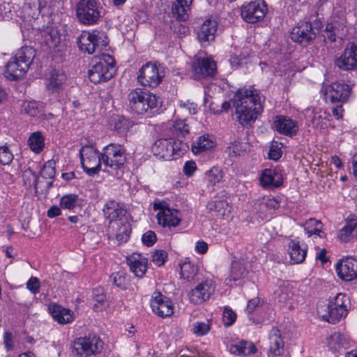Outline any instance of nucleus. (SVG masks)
<instances>
[{
	"mask_svg": "<svg viewBox=\"0 0 357 357\" xmlns=\"http://www.w3.org/2000/svg\"><path fill=\"white\" fill-rule=\"evenodd\" d=\"M56 162L54 160H49L43 165L41 171L40 176L41 177L45 180L53 181L56 175Z\"/></svg>",
	"mask_w": 357,
	"mask_h": 357,
	"instance_id": "45",
	"label": "nucleus"
},
{
	"mask_svg": "<svg viewBox=\"0 0 357 357\" xmlns=\"http://www.w3.org/2000/svg\"><path fill=\"white\" fill-rule=\"evenodd\" d=\"M113 132H115L123 140H126L127 133L133 123L123 116H116L113 119Z\"/></svg>",
	"mask_w": 357,
	"mask_h": 357,
	"instance_id": "31",
	"label": "nucleus"
},
{
	"mask_svg": "<svg viewBox=\"0 0 357 357\" xmlns=\"http://www.w3.org/2000/svg\"><path fill=\"white\" fill-rule=\"evenodd\" d=\"M350 340L345 334L334 333L327 338L328 347L333 351L346 349L349 347Z\"/></svg>",
	"mask_w": 357,
	"mask_h": 357,
	"instance_id": "29",
	"label": "nucleus"
},
{
	"mask_svg": "<svg viewBox=\"0 0 357 357\" xmlns=\"http://www.w3.org/2000/svg\"><path fill=\"white\" fill-rule=\"evenodd\" d=\"M26 288L33 294L40 291V280L36 277H31L26 282Z\"/></svg>",
	"mask_w": 357,
	"mask_h": 357,
	"instance_id": "64",
	"label": "nucleus"
},
{
	"mask_svg": "<svg viewBox=\"0 0 357 357\" xmlns=\"http://www.w3.org/2000/svg\"><path fill=\"white\" fill-rule=\"evenodd\" d=\"M128 98L131 109L139 114L157 107L159 103L158 98L155 95L142 89L132 90L129 93Z\"/></svg>",
	"mask_w": 357,
	"mask_h": 357,
	"instance_id": "4",
	"label": "nucleus"
},
{
	"mask_svg": "<svg viewBox=\"0 0 357 357\" xmlns=\"http://www.w3.org/2000/svg\"><path fill=\"white\" fill-rule=\"evenodd\" d=\"M95 40V31H83L77 38L79 49L89 54L94 53L96 50Z\"/></svg>",
	"mask_w": 357,
	"mask_h": 357,
	"instance_id": "26",
	"label": "nucleus"
},
{
	"mask_svg": "<svg viewBox=\"0 0 357 357\" xmlns=\"http://www.w3.org/2000/svg\"><path fill=\"white\" fill-rule=\"evenodd\" d=\"M155 208L160 211L157 214V219L159 225L162 227H176L179 225L181 217L178 210L172 209L163 204H155Z\"/></svg>",
	"mask_w": 357,
	"mask_h": 357,
	"instance_id": "14",
	"label": "nucleus"
},
{
	"mask_svg": "<svg viewBox=\"0 0 357 357\" xmlns=\"http://www.w3.org/2000/svg\"><path fill=\"white\" fill-rule=\"evenodd\" d=\"M162 77L155 64L146 63L139 70L137 80L142 86L154 88L162 82Z\"/></svg>",
	"mask_w": 357,
	"mask_h": 357,
	"instance_id": "8",
	"label": "nucleus"
},
{
	"mask_svg": "<svg viewBox=\"0 0 357 357\" xmlns=\"http://www.w3.org/2000/svg\"><path fill=\"white\" fill-rule=\"evenodd\" d=\"M282 156V151L277 142H273L268 151V158L271 160H278Z\"/></svg>",
	"mask_w": 357,
	"mask_h": 357,
	"instance_id": "59",
	"label": "nucleus"
},
{
	"mask_svg": "<svg viewBox=\"0 0 357 357\" xmlns=\"http://www.w3.org/2000/svg\"><path fill=\"white\" fill-rule=\"evenodd\" d=\"M229 153L232 156H237L241 155L245 149L243 147V144L239 142H234L229 147Z\"/></svg>",
	"mask_w": 357,
	"mask_h": 357,
	"instance_id": "62",
	"label": "nucleus"
},
{
	"mask_svg": "<svg viewBox=\"0 0 357 357\" xmlns=\"http://www.w3.org/2000/svg\"><path fill=\"white\" fill-rule=\"evenodd\" d=\"M223 172L218 167H213L205 174V180L211 185H215L223 178Z\"/></svg>",
	"mask_w": 357,
	"mask_h": 357,
	"instance_id": "41",
	"label": "nucleus"
},
{
	"mask_svg": "<svg viewBox=\"0 0 357 357\" xmlns=\"http://www.w3.org/2000/svg\"><path fill=\"white\" fill-rule=\"evenodd\" d=\"M156 234L153 231H148L144 233L142 237V243L148 246H152L156 241Z\"/></svg>",
	"mask_w": 357,
	"mask_h": 357,
	"instance_id": "63",
	"label": "nucleus"
},
{
	"mask_svg": "<svg viewBox=\"0 0 357 357\" xmlns=\"http://www.w3.org/2000/svg\"><path fill=\"white\" fill-rule=\"evenodd\" d=\"M236 319V313L229 307H225L222 314V321L225 326H231Z\"/></svg>",
	"mask_w": 357,
	"mask_h": 357,
	"instance_id": "55",
	"label": "nucleus"
},
{
	"mask_svg": "<svg viewBox=\"0 0 357 357\" xmlns=\"http://www.w3.org/2000/svg\"><path fill=\"white\" fill-rule=\"evenodd\" d=\"M357 234V218H351L339 231L338 238L342 242H348Z\"/></svg>",
	"mask_w": 357,
	"mask_h": 357,
	"instance_id": "32",
	"label": "nucleus"
},
{
	"mask_svg": "<svg viewBox=\"0 0 357 357\" xmlns=\"http://www.w3.org/2000/svg\"><path fill=\"white\" fill-rule=\"evenodd\" d=\"M127 263L137 277L142 278L146 272L148 259L141 254L133 253L127 257Z\"/></svg>",
	"mask_w": 357,
	"mask_h": 357,
	"instance_id": "20",
	"label": "nucleus"
},
{
	"mask_svg": "<svg viewBox=\"0 0 357 357\" xmlns=\"http://www.w3.org/2000/svg\"><path fill=\"white\" fill-rule=\"evenodd\" d=\"M172 138L158 139L152 146V151L165 160H172Z\"/></svg>",
	"mask_w": 357,
	"mask_h": 357,
	"instance_id": "27",
	"label": "nucleus"
},
{
	"mask_svg": "<svg viewBox=\"0 0 357 357\" xmlns=\"http://www.w3.org/2000/svg\"><path fill=\"white\" fill-rule=\"evenodd\" d=\"M336 271L340 278L351 281L357 278V260L352 257L342 259L337 264Z\"/></svg>",
	"mask_w": 357,
	"mask_h": 357,
	"instance_id": "17",
	"label": "nucleus"
},
{
	"mask_svg": "<svg viewBox=\"0 0 357 357\" xmlns=\"http://www.w3.org/2000/svg\"><path fill=\"white\" fill-rule=\"evenodd\" d=\"M66 79V75L62 70L54 69L47 79V87L50 90L59 89Z\"/></svg>",
	"mask_w": 357,
	"mask_h": 357,
	"instance_id": "35",
	"label": "nucleus"
},
{
	"mask_svg": "<svg viewBox=\"0 0 357 357\" xmlns=\"http://www.w3.org/2000/svg\"><path fill=\"white\" fill-rule=\"evenodd\" d=\"M264 100V97L256 89L238 90L233 98L237 121L243 126L255 121L263 110Z\"/></svg>",
	"mask_w": 357,
	"mask_h": 357,
	"instance_id": "1",
	"label": "nucleus"
},
{
	"mask_svg": "<svg viewBox=\"0 0 357 357\" xmlns=\"http://www.w3.org/2000/svg\"><path fill=\"white\" fill-rule=\"evenodd\" d=\"M211 321H196L192 324V331L197 337L206 335L211 330Z\"/></svg>",
	"mask_w": 357,
	"mask_h": 357,
	"instance_id": "46",
	"label": "nucleus"
},
{
	"mask_svg": "<svg viewBox=\"0 0 357 357\" xmlns=\"http://www.w3.org/2000/svg\"><path fill=\"white\" fill-rule=\"evenodd\" d=\"M167 259V253L162 250H156L152 255V261L157 266H162Z\"/></svg>",
	"mask_w": 357,
	"mask_h": 357,
	"instance_id": "60",
	"label": "nucleus"
},
{
	"mask_svg": "<svg viewBox=\"0 0 357 357\" xmlns=\"http://www.w3.org/2000/svg\"><path fill=\"white\" fill-rule=\"evenodd\" d=\"M35 57L34 50L22 47L10 58L5 66L4 76L9 80H17L24 76Z\"/></svg>",
	"mask_w": 357,
	"mask_h": 357,
	"instance_id": "2",
	"label": "nucleus"
},
{
	"mask_svg": "<svg viewBox=\"0 0 357 357\" xmlns=\"http://www.w3.org/2000/svg\"><path fill=\"white\" fill-rule=\"evenodd\" d=\"M189 126L183 120H176L172 125V132L174 135L179 137H185L189 133Z\"/></svg>",
	"mask_w": 357,
	"mask_h": 357,
	"instance_id": "44",
	"label": "nucleus"
},
{
	"mask_svg": "<svg viewBox=\"0 0 357 357\" xmlns=\"http://www.w3.org/2000/svg\"><path fill=\"white\" fill-rule=\"evenodd\" d=\"M314 38L315 33L313 31L312 24L307 22H300L291 32V40L303 45L307 44Z\"/></svg>",
	"mask_w": 357,
	"mask_h": 357,
	"instance_id": "16",
	"label": "nucleus"
},
{
	"mask_svg": "<svg viewBox=\"0 0 357 357\" xmlns=\"http://www.w3.org/2000/svg\"><path fill=\"white\" fill-rule=\"evenodd\" d=\"M52 185L53 181L45 180L38 176L34 184L36 195L38 198L45 197Z\"/></svg>",
	"mask_w": 357,
	"mask_h": 357,
	"instance_id": "38",
	"label": "nucleus"
},
{
	"mask_svg": "<svg viewBox=\"0 0 357 357\" xmlns=\"http://www.w3.org/2000/svg\"><path fill=\"white\" fill-rule=\"evenodd\" d=\"M102 289H96L93 290V295L95 301L96 302L93 305V310L95 311H100L105 307V301L106 296L101 292Z\"/></svg>",
	"mask_w": 357,
	"mask_h": 357,
	"instance_id": "52",
	"label": "nucleus"
},
{
	"mask_svg": "<svg viewBox=\"0 0 357 357\" xmlns=\"http://www.w3.org/2000/svg\"><path fill=\"white\" fill-rule=\"evenodd\" d=\"M172 160L181 157L189 149L188 144L179 139L177 140L172 139Z\"/></svg>",
	"mask_w": 357,
	"mask_h": 357,
	"instance_id": "42",
	"label": "nucleus"
},
{
	"mask_svg": "<svg viewBox=\"0 0 357 357\" xmlns=\"http://www.w3.org/2000/svg\"><path fill=\"white\" fill-rule=\"evenodd\" d=\"M113 229L116 230L115 238L119 245L129 240L132 229L128 219H123L121 221L113 220Z\"/></svg>",
	"mask_w": 357,
	"mask_h": 357,
	"instance_id": "25",
	"label": "nucleus"
},
{
	"mask_svg": "<svg viewBox=\"0 0 357 357\" xmlns=\"http://www.w3.org/2000/svg\"><path fill=\"white\" fill-rule=\"evenodd\" d=\"M24 10L28 15L36 17L40 14L38 0H28L24 6Z\"/></svg>",
	"mask_w": 357,
	"mask_h": 357,
	"instance_id": "51",
	"label": "nucleus"
},
{
	"mask_svg": "<svg viewBox=\"0 0 357 357\" xmlns=\"http://www.w3.org/2000/svg\"><path fill=\"white\" fill-rule=\"evenodd\" d=\"M197 271V266L190 261L184 262L181 265V277L189 282L195 280Z\"/></svg>",
	"mask_w": 357,
	"mask_h": 357,
	"instance_id": "40",
	"label": "nucleus"
},
{
	"mask_svg": "<svg viewBox=\"0 0 357 357\" xmlns=\"http://www.w3.org/2000/svg\"><path fill=\"white\" fill-rule=\"evenodd\" d=\"M192 70L196 79L213 77L216 73V64L207 57L197 55L192 62Z\"/></svg>",
	"mask_w": 357,
	"mask_h": 357,
	"instance_id": "13",
	"label": "nucleus"
},
{
	"mask_svg": "<svg viewBox=\"0 0 357 357\" xmlns=\"http://www.w3.org/2000/svg\"><path fill=\"white\" fill-rule=\"evenodd\" d=\"M289 254L292 264H300L305 259L307 249L301 248L298 241L291 240L289 243Z\"/></svg>",
	"mask_w": 357,
	"mask_h": 357,
	"instance_id": "30",
	"label": "nucleus"
},
{
	"mask_svg": "<svg viewBox=\"0 0 357 357\" xmlns=\"http://www.w3.org/2000/svg\"><path fill=\"white\" fill-rule=\"evenodd\" d=\"M124 153L125 150L121 146L115 148L113 146V166L115 165L116 167L117 178H121L124 172V163L126 160Z\"/></svg>",
	"mask_w": 357,
	"mask_h": 357,
	"instance_id": "33",
	"label": "nucleus"
},
{
	"mask_svg": "<svg viewBox=\"0 0 357 357\" xmlns=\"http://www.w3.org/2000/svg\"><path fill=\"white\" fill-rule=\"evenodd\" d=\"M79 156L82 167L89 176H93L99 172L101 160L107 166H112L109 164L108 155L104 152L100 158L98 150L91 145L82 146L79 150Z\"/></svg>",
	"mask_w": 357,
	"mask_h": 357,
	"instance_id": "3",
	"label": "nucleus"
},
{
	"mask_svg": "<svg viewBox=\"0 0 357 357\" xmlns=\"http://www.w3.org/2000/svg\"><path fill=\"white\" fill-rule=\"evenodd\" d=\"M215 286L211 280L199 283L188 294L190 302L195 305H200L208 301L214 293Z\"/></svg>",
	"mask_w": 357,
	"mask_h": 357,
	"instance_id": "11",
	"label": "nucleus"
},
{
	"mask_svg": "<svg viewBox=\"0 0 357 357\" xmlns=\"http://www.w3.org/2000/svg\"><path fill=\"white\" fill-rule=\"evenodd\" d=\"M229 351L234 354L248 356L255 354L257 351V348L252 342L242 340L236 344L231 345Z\"/></svg>",
	"mask_w": 357,
	"mask_h": 357,
	"instance_id": "34",
	"label": "nucleus"
},
{
	"mask_svg": "<svg viewBox=\"0 0 357 357\" xmlns=\"http://www.w3.org/2000/svg\"><path fill=\"white\" fill-rule=\"evenodd\" d=\"M217 31V22L215 20H206L197 30V38L201 43L213 40Z\"/></svg>",
	"mask_w": 357,
	"mask_h": 357,
	"instance_id": "22",
	"label": "nucleus"
},
{
	"mask_svg": "<svg viewBox=\"0 0 357 357\" xmlns=\"http://www.w3.org/2000/svg\"><path fill=\"white\" fill-rule=\"evenodd\" d=\"M351 87L345 84L334 82L326 86H323L321 93L326 101L333 104H344L351 94Z\"/></svg>",
	"mask_w": 357,
	"mask_h": 357,
	"instance_id": "7",
	"label": "nucleus"
},
{
	"mask_svg": "<svg viewBox=\"0 0 357 357\" xmlns=\"http://www.w3.org/2000/svg\"><path fill=\"white\" fill-rule=\"evenodd\" d=\"M30 149L35 153H40L44 148V139L39 132H33L29 139Z\"/></svg>",
	"mask_w": 357,
	"mask_h": 357,
	"instance_id": "43",
	"label": "nucleus"
},
{
	"mask_svg": "<svg viewBox=\"0 0 357 357\" xmlns=\"http://www.w3.org/2000/svg\"><path fill=\"white\" fill-rule=\"evenodd\" d=\"M273 128L279 133L292 137L298 131V123L284 116H277L273 121Z\"/></svg>",
	"mask_w": 357,
	"mask_h": 357,
	"instance_id": "19",
	"label": "nucleus"
},
{
	"mask_svg": "<svg viewBox=\"0 0 357 357\" xmlns=\"http://www.w3.org/2000/svg\"><path fill=\"white\" fill-rule=\"evenodd\" d=\"M150 305L153 312L158 316L165 318L174 313V306L171 300L159 291L151 296Z\"/></svg>",
	"mask_w": 357,
	"mask_h": 357,
	"instance_id": "12",
	"label": "nucleus"
},
{
	"mask_svg": "<svg viewBox=\"0 0 357 357\" xmlns=\"http://www.w3.org/2000/svg\"><path fill=\"white\" fill-rule=\"evenodd\" d=\"M21 111L29 116H36L39 113L38 104L36 101H24Z\"/></svg>",
	"mask_w": 357,
	"mask_h": 357,
	"instance_id": "50",
	"label": "nucleus"
},
{
	"mask_svg": "<svg viewBox=\"0 0 357 357\" xmlns=\"http://www.w3.org/2000/svg\"><path fill=\"white\" fill-rule=\"evenodd\" d=\"M102 349V342L95 335L79 337L73 345V353L77 357H89L100 352Z\"/></svg>",
	"mask_w": 357,
	"mask_h": 357,
	"instance_id": "5",
	"label": "nucleus"
},
{
	"mask_svg": "<svg viewBox=\"0 0 357 357\" xmlns=\"http://www.w3.org/2000/svg\"><path fill=\"white\" fill-rule=\"evenodd\" d=\"M129 277L123 272H118L113 278V283L121 289H126L129 285Z\"/></svg>",
	"mask_w": 357,
	"mask_h": 357,
	"instance_id": "53",
	"label": "nucleus"
},
{
	"mask_svg": "<svg viewBox=\"0 0 357 357\" xmlns=\"http://www.w3.org/2000/svg\"><path fill=\"white\" fill-rule=\"evenodd\" d=\"M79 198L75 194H69L63 196L60 200V206L61 208L66 209H73L78 206Z\"/></svg>",
	"mask_w": 357,
	"mask_h": 357,
	"instance_id": "48",
	"label": "nucleus"
},
{
	"mask_svg": "<svg viewBox=\"0 0 357 357\" xmlns=\"http://www.w3.org/2000/svg\"><path fill=\"white\" fill-rule=\"evenodd\" d=\"M317 312L323 319L329 323L335 324L347 314V309L339 308L330 303L319 304L317 307Z\"/></svg>",
	"mask_w": 357,
	"mask_h": 357,
	"instance_id": "15",
	"label": "nucleus"
},
{
	"mask_svg": "<svg viewBox=\"0 0 357 357\" xmlns=\"http://www.w3.org/2000/svg\"><path fill=\"white\" fill-rule=\"evenodd\" d=\"M275 295L280 303H284L291 298L293 293L288 286L282 284L275 291Z\"/></svg>",
	"mask_w": 357,
	"mask_h": 357,
	"instance_id": "49",
	"label": "nucleus"
},
{
	"mask_svg": "<svg viewBox=\"0 0 357 357\" xmlns=\"http://www.w3.org/2000/svg\"><path fill=\"white\" fill-rule=\"evenodd\" d=\"M76 15L83 24H96L100 17L97 2L94 0H81L77 5Z\"/></svg>",
	"mask_w": 357,
	"mask_h": 357,
	"instance_id": "6",
	"label": "nucleus"
},
{
	"mask_svg": "<svg viewBox=\"0 0 357 357\" xmlns=\"http://www.w3.org/2000/svg\"><path fill=\"white\" fill-rule=\"evenodd\" d=\"M322 224L321 221L317 220L314 218H310L305 222V230L308 236H311L312 234L319 236L321 238L326 236L324 231H321Z\"/></svg>",
	"mask_w": 357,
	"mask_h": 357,
	"instance_id": "39",
	"label": "nucleus"
},
{
	"mask_svg": "<svg viewBox=\"0 0 357 357\" xmlns=\"http://www.w3.org/2000/svg\"><path fill=\"white\" fill-rule=\"evenodd\" d=\"M269 352L273 356H280L283 352L284 342L281 337V332L278 328H272L269 333Z\"/></svg>",
	"mask_w": 357,
	"mask_h": 357,
	"instance_id": "28",
	"label": "nucleus"
},
{
	"mask_svg": "<svg viewBox=\"0 0 357 357\" xmlns=\"http://www.w3.org/2000/svg\"><path fill=\"white\" fill-rule=\"evenodd\" d=\"M335 65L346 71L357 69V44L349 43L342 54L335 59Z\"/></svg>",
	"mask_w": 357,
	"mask_h": 357,
	"instance_id": "9",
	"label": "nucleus"
},
{
	"mask_svg": "<svg viewBox=\"0 0 357 357\" xmlns=\"http://www.w3.org/2000/svg\"><path fill=\"white\" fill-rule=\"evenodd\" d=\"M305 114L310 119L312 126L317 129H325L329 124L331 114L325 109L318 107L307 108Z\"/></svg>",
	"mask_w": 357,
	"mask_h": 357,
	"instance_id": "18",
	"label": "nucleus"
},
{
	"mask_svg": "<svg viewBox=\"0 0 357 357\" xmlns=\"http://www.w3.org/2000/svg\"><path fill=\"white\" fill-rule=\"evenodd\" d=\"M95 38L96 50H102L108 46L109 38L104 33L95 31Z\"/></svg>",
	"mask_w": 357,
	"mask_h": 357,
	"instance_id": "54",
	"label": "nucleus"
},
{
	"mask_svg": "<svg viewBox=\"0 0 357 357\" xmlns=\"http://www.w3.org/2000/svg\"><path fill=\"white\" fill-rule=\"evenodd\" d=\"M215 146V142L210 139L208 135H202L197 138L192 145V151L195 153H201L212 149Z\"/></svg>",
	"mask_w": 357,
	"mask_h": 357,
	"instance_id": "36",
	"label": "nucleus"
},
{
	"mask_svg": "<svg viewBox=\"0 0 357 357\" xmlns=\"http://www.w3.org/2000/svg\"><path fill=\"white\" fill-rule=\"evenodd\" d=\"M280 206V202L275 197L264 199L261 203V208L266 207L270 212L275 211Z\"/></svg>",
	"mask_w": 357,
	"mask_h": 357,
	"instance_id": "61",
	"label": "nucleus"
},
{
	"mask_svg": "<svg viewBox=\"0 0 357 357\" xmlns=\"http://www.w3.org/2000/svg\"><path fill=\"white\" fill-rule=\"evenodd\" d=\"M13 159V155L7 146H0V163L6 165H9Z\"/></svg>",
	"mask_w": 357,
	"mask_h": 357,
	"instance_id": "56",
	"label": "nucleus"
},
{
	"mask_svg": "<svg viewBox=\"0 0 357 357\" xmlns=\"http://www.w3.org/2000/svg\"><path fill=\"white\" fill-rule=\"evenodd\" d=\"M48 308L54 319L61 324L70 323L73 319V312L59 305L52 303Z\"/></svg>",
	"mask_w": 357,
	"mask_h": 357,
	"instance_id": "23",
	"label": "nucleus"
},
{
	"mask_svg": "<svg viewBox=\"0 0 357 357\" xmlns=\"http://www.w3.org/2000/svg\"><path fill=\"white\" fill-rule=\"evenodd\" d=\"M245 274V268L244 265L241 261H233L231 266V280L236 281L244 277Z\"/></svg>",
	"mask_w": 357,
	"mask_h": 357,
	"instance_id": "47",
	"label": "nucleus"
},
{
	"mask_svg": "<svg viewBox=\"0 0 357 357\" xmlns=\"http://www.w3.org/2000/svg\"><path fill=\"white\" fill-rule=\"evenodd\" d=\"M332 305L338 307L339 308L347 309V305L349 303V298L344 294H338L334 298L333 301L329 302Z\"/></svg>",
	"mask_w": 357,
	"mask_h": 357,
	"instance_id": "58",
	"label": "nucleus"
},
{
	"mask_svg": "<svg viewBox=\"0 0 357 357\" xmlns=\"http://www.w3.org/2000/svg\"><path fill=\"white\" fill-rule=\"evenodd\" d=\"M260 183L265 188H277L282 183V177L275 169H266L261 175Z\"/></svg>",
	"mask_w": 357,
	"mask_h": 357,
	"instance_id": "24",
	"label": "nucleus"
},
{
	"mask_svg": "<svg viewBox=\"0 0 357 357\" xmlns=\"http://www.w3.org/2000/svg\"><path fill=\"white\" fill-rule=\"evenodd\" d=\"M266 11L264 1H255L241 7V16L247 22L255 23L264 17Z\"/></svg>",
	"mask_w": 357,
	"mask_h": 357,
	"instance_id": "10",
	"label": "nucleus"
},
{
	"mask_svg": "<svg viewBox=\"0 0 357 357\" xmlns=\"http://www.w3.org/2000/svg\"><path fill=\"white\" fill-rule=\"evenodd\" d=\"M88 76L91 82L98 84L112 79V72L109 71L107 65L97 63L89 70Z\"/></svg>",
	"mask_w": 357,
	"mask_h": 357,
	"instance_id": "21",
	"label": "nucleus"
},
{
	"mask_svg": "<svg viewBox=\"0 0 357 357\" xmlns=\"http://www.w3.org/2000/svg\"><path fill=\"white\" fill-rule=\"evenodd\" d=\"M184 6L176 5V2L174 1L172 6V11L174 16L180 21H185L188 18L189 11L190 6L192 3V0H184Z\"/></svg>",
	"mask_w": 357,
	"mask_h": 357,
	"instance_id": "37",
	"label": "nucleus"
},
{
	"mask_svg": "<svg viewBox=\"0 0 357 357\" xmlns=\"http://www.w3.org/2000/svg\"><path fill=\"white\" fill-rule=\"evenodd\" d=\"M24 185L31 187L35 184L36 181L38 178L36 174L30 168L24 170L22 174Z\"/></svg>",
	"mask_w": 357,
	"mask_h": 357,
	"instance_id": "57",
	"label": "nucleus"
}]
</instances>
